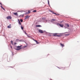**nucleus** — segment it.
<instances>
[{"mask_svg": "<svg viewBox=\"0 0 80 80\" xmlns=\"http://www.w3.org/2000/svg\"><path fill=\"white\" fill-rule=\"evenodd\" d=\"M22 45L20 46H17L16 47L17 48H16V50H20L21 49H22Z\"/></svg>", "mask_w": 80, "mask_h": 80, "instance_id": "nucleus-1", "label": "nucleus"}, {"mask_svg": "<svg viewBox=\"0 0 80 80\" xmlns=\"http://www.w3.org/2000/svg\"><path fill=\"white\" fill-rule=\"evenodd\" d=\"M38 32H39V33H43V31H42V30L39 29L38 30Z\"/></svg>", "mask_w": 80, "mask_h": 80, "instance_id": "nucleus-2", "label": "nucleus"}, {"mask_svg": "<svg viewBox=\"0 0 80 80\" xmlns=\"http://www.w3.org/2000/svg\"><path fill=\"white\" fill-rule=\"evenodd\" d=\"M7 19H12V17L10 16H8L7 18Z\"/></svg>", "mask_w": 80, "mask_h": 80, "instance_id": "nucleus-3", "label": "nucleus"}, {"mask_svg": "<svg viewBox=\"0 0 80 80\" xmlns=\"http://www.w3.org/2000/svg\"><path fill=\"white\" fill-rule=\"evenodd\" d=\"M30 17H28V15H27L25 16V19L26 20L27 19V18H29Z\"/></svg>", "mask_w": 80, "mask_h": 80, "instance_id": "nucleus-4", "label": "nucleus"}, {"mask_svg": "<svg viewBox=\"0 0 80 80\" xmlns=\"http://www.w3.org/2000/svg\"><path fill=\"white\" fill-rule=\"evenodd\" d=\"M36 27H42V26L40 25H37L36 26Z\"/></svg>", "mask_w": 80, "mask_h": 80, "instance_id": "nucleus-5", "label": "nucleus"}, {"mask_svg": "<svg viewBox=\"0 0 80 80\" xmlns=\"http://www.w3.org/2000/svg\"><path fill=\"white\" fill-rule=\"evenodd\" d=\"M59 25L61 27H63V24H59Z\"/></svg>", "mask_w": 80, "mask_h": 80, "instance_id": "nucleus-6", "label": "nucleus"}, {"mask_svg": "<svg viewBox=\"0 0 80 80\" xmlns=\"http://www.w3.org/2000/svg\"><path fill=\"white\" fill-rule=\"evenodd\" d=\"M8 28H11V25H9V26H8Z\"/></svg>", "mask_w": 80, "mask_h": 80, "instance_id": "nucleus-7", "label": "nucleus"}, {"mask_svg": "<svg viewBox=\"0 0 80 80\" xmlns=\"http://www.w3.org/2000/svg\"><path fill=\"white\" fill-rule=\"evenodd\" d=\"M60 45H61L62 47H64V44H62V43H60Z\"/></svg>", "mask_w": 80, "mask_h": 80, "instance_id": "nucleus-8", "label": "nucleus"}, {"mask_svg": "<svg viewBox=\"0 0 80 80\" xmlns=\"http://www.w3.org/2000/svg\"><path fill=\"white\" fill-rule=\"evenodd\" d=\"M65 25H66V26H67L68 27H69V25H68V24H66Z\"/></svg>", "mask_w": 80, "mask_h": 80, "instance_id": "nucleus-9", "label": "nucleus"}, {"mask_svg": "<svg viewBox=\"0 0 80 80\" xmlns=\"http://www.w3.org/2000/svg\"><path fill=\"white\" fill-rule=\"evenodd\" d=\"M30 13V11H28V12H27V13L26 14H29Z\"/></svg>", "mask_w": 80, "mask_h": 80, "instance_id": "nucleus-10", "label": "nucleus"}, {"mask_svg": "<svg viewBox=\"0 0 80 80\" xmlns=\"http://www.w3.org/2000/svg\"><path fill=\"white\" fill-rule=\"evenodd\" d=\"M57 33H54L53 36H57Z\"/></svg>", "mask_w": 80, "mask_h": 80, "instance_id": "nucleus-11", "label": "nucleus"}, {"mask_svg": "<svg viewBox=\"0 0 80 80\" xmlns=\"http://www.w3.org/2000/svg\"><path fill=\"white\" fill-rule=\"evenodd\" d=\"M53 21H55V19H52L51 20L52 22H53Z\"/></svg>", "mask_w": 80, "mask_h": 80, "instance_id": "nucleus-12", "label": "nucleus"}, {"mask_svg": "<svg viewBox=\"0 0 80 80\" xmlns=\"http://www.w3.org/2000/svg\"><path fill=\"white\" fill-rule=\"evenodd\" d=\"M18 23L19 25H21V22H20V20H19V19H18Z\"/></svg>", "mask_w": 80, "mask_h": 80, "instance_id": "nucleus-13", "label": "nucleus"}, {"mask_svg": "<svg viewBox=\"0 0 80 80\" xmlns=\"http://www.w3.org/2000/svg\"><path fill=\"white\" fill-rule=\"evenodd\" d=\"M34 40L35 41V42H36L37 43V44H38V43H39L37 41V40Z\"/></svg>", "mask_w": 80, "mask_h": 80, "instance_id": "nucleus-14", "label": "nucleus"}, {"mask_svg": "<svg viewBox=\"0 0 80 80\" xmlns=\"http://www.w3.org/2000/svg\"><path fill=\"white\" fill-rule=\"evenodd\" d=\"M27 47V46H23V48H26V47Z\"/></svg>", "mask_w": 80, "mask_h": 80, "instance_id": "nucleus-15", "label": "nucleus"}, {"mask_svg": "<svg viewBox=\"0 0 80 80\" xmlns=\"http://www.w3.org/2000/svg\"><path fill=\"white\" fill-rule=\"evenodd\" d=\"M21 28L22 30H23V27L22 26H21Z\"/></svg>", "mask_w": 80, "mask_h": 80, "instance_id": "nucleus-16", "label": "nucleus"}, {"mask_svg": "<svg viewBox=\"0 0 80 80\" xmlns=\"http://www.w3.org/2000/svg\"><path fill=\"white\" fill-rule=\"evenodd\" d=\"M14 15H17V13H14Z\"/></svg>", "mask_w": 80, "mask_h": 80, "instance_id": "nucleus-17", "label": "nucleus"}, {"mask_svg": "<svg viewBox=\"0 0 80 80\" xmlns=\"http://www.w3.org/2000/svg\"><path fill=\"white\" fill-rule=\"evenodd\" d=\"M37 12V10H35L33 11V12Z\"/></svg>", "mask_w": 80, "mask_h": 80, "instance_id": "nucleus-18", "label": "nucleus"}, {"mask_svg": "<svg viewBox=\"0 0 80 80\" xmlns=\"http://www.w3.org/2000/svg\"><path fill=\"white\" fill-rule=\"evenodd\" d=\"M20 22H23V20H22V19H21V20H20Z\"/></svg>", "mask_w": 80, "mask_h": 80, "instance_id": "nucleus-19", "label": "nucleus"}, {"mask_svg": "<svg viewBox=\"0 0 80 80\" xmlns=\"http://www.w3.org/2000/svg\"><path fill=\"white\" fill-rule=\"evenodd\" d=\"M2 8V9H3V10H4V11H5V9H4V8Z\"/></svg>", "mask_w": 80, "mask_h": 80, "instance_id": "nucleus-20", "label": "nucleus"}, {"mask_svg": "<svg viewBox=\"0 0 80 80\" xmlns=\"http://www.w3.org/2000/svg\"><path fill=\"white\" fill-rule=\"evenodd\" d=\"M11 42L12 45H13V41H11Z\"/></svg>", "mask_w": 80, "mask_h": 80, "instance_id": "nucleus-21", "label": "nucleus"}, {"mask_svg": "<svg viewBox=\"0 0 80 80\" xmlns=\"http://www.w3.org/2000/svg\"><path fill=\"white\" fill-rule=\"evenodd\" d=\"M69 35V34H66V36H68Z\"/></svg>", "mask_w": 80, "mask_h": 80, "instance_id": "nucleus-22", "label": "nucleus"}, {"mask_svg": "<svg viewBox=\"0 0 80 80\" xmlns=\"http://www.w3.org/2000/svg\"><path fill=\"white\" fill-rule=\"evenodd\" d=\"M24 32L25 33V34H26V35H27V33H26V32L25 31H24Z\"/></svg>", "mask_w": 80, "mask_h": 80, "instance_id": "nucleus-23", "label": "nucleus"}, {"mask_svg": "<svg viewBox=\"0 0 80 80\" xmlns=\"http://www.w3.org/2000/svg\"><path fill=\"white\" fill-rule=\"evenodd\" d=\"M48 5H50V4L49 3V0H48Z\"/></svg>", "mask_w": 80, "mask_h": 80, "instance_id": "nucleus-24", "label": "nucleus"}, {"mask_svg": "<svg viewBox=\"0 0 80 80\" xmlns=\"http://www.w3.org/2000/svg\"><path fill=\"white\" fill-rule=\"evenodd\" d=\"M52 13H54V14H55L56 15H57V14L56 13H55L54 12H52Z\"/></svg>", "mask_w": 80, "mask_h": 80, "instance_id": "nucleus-25", "label": "nucleus"}, {"mask_svg": "<svg viewBox=\"0 0 80 80\" xmlns=\"http://www.w3.org/2000/svg\"><path fill=\"white\" fill-rule=\"evenodd\" d=\"M56 36H57V37H60V35H57Z\"/></svg>", "mask_w": 80, "mask_h": 80, "instance_id": "nucleus-26", "label": "nucleus"}, {"mask_svg": "<svg viewBox=\"0 0 80 80\" xmlns=\"http://www.w3.org/2000/svg\"><path fill=\"white\" fill-rule=\"evenodd\" d=\"M0 4L1 5H2V3H1V2H0Z\"/></svg>", "mask_w": 80, "mask_h": 80, "instance_id": "nucleus-27", "label": "nucleus"}, {"mask_svg": "<svg viewBox=\"0 0 80 80\" xmlns=\"http://www.w3.org/2000/svg\"><path fill=\"white\" fill-rule=\"evenodd\" d=\"M1 7L2 8H3V7H2V6H1Z\"/></svg>", "mask_w": 80, "mask_h": 80, "instance_id": "nucleus-28", "label": "nucleus"}, {"mask_svg": "<svg viewBox=\"0 0 80 80\" xmlns=\"http://www.w3.org/2000/svg\"><path fill=\"white\" fill-rule=\"evenodd\" d=\"M16 44H17V43H15V45H16Z\"/></svg>", "mask_w": 80, "mask_h": 80, "instance_id": "nucleus-29", "label": "nucleus"}, {"mask_svg": "<svg viewBox=\"0 0 80 80\" xmlns=\"http://www.w3.org/2000/svg\"><path fill=\"white\" fill-rule=\"evenodd\" d=\"M11 48H12V46H11Z\"/></svg>", "mask_w": 80, "mask_h": 80, "instance_id": "nucleus-30", "label": "nucleus"}, {"mask_svg": "<svg viewBox=\"0 0 80 80\" xmlns=\"http://www.w3.org/2000/svg\"><path fill=\"white\" fill-rule=\"evenodd\" d=\"M51 80H52V79H51Z\"/></svg>", "mask_w": 80, "mask_h": 80, "instance_id": "nucleus-31", "label": "nucleus"}]
</instances>
